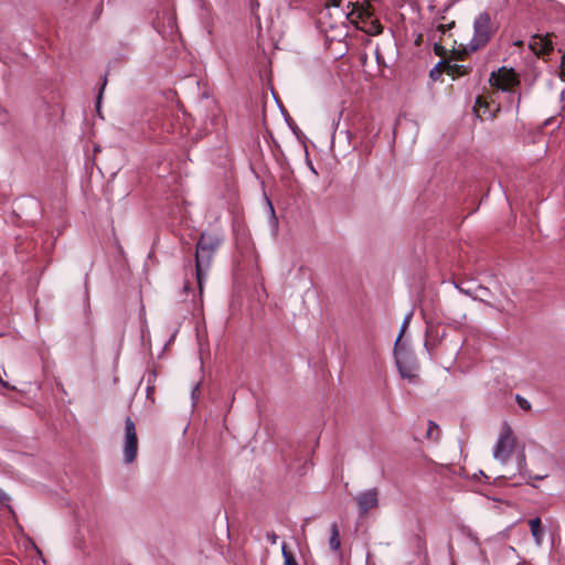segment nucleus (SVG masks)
<instances>
[{
  "mask_svg": "<svg viewBox=\"0 0 565 565\" xmlns=\"http://www.w3.org/2000/svg\"><path fill=\"white\" fill-rule=\"evenodd\" d=\"M529 526H530L531 534L534 537L535 542L537 544H541V542L543 540V534H544L541 519L537 516V518L529 520Z\"/></svg>",
  "mask_w": 565,
  "mask_h": 565,
  "instance_id": "nucleus-10",
  "label": "nucleus"
},
{
  "mask_svg": "<svg viewBox=\"0 0 565 565\" xmlns=\"http://www.w3.org/2000/svg\"><path fill=\"white\" fill-rule=\"evenodd\" d=\"M475 111H477V115L479 117L487 113H489L491 115L492 110L490 107V103L484 100L481 96H478L476 99Z\"/></svg>",
  "mask_w": 565,
  "mask_h": 565,
  "instance_id": "nucleus-13",
  "label": "nucleus"
},
{
  "mask_svg": "<svg viewBox=\"0 0 565 565\" xmlns=\"http://www.w3.org/2000/svg\"><path fill=\"white\" fill-rule=\"evenodd\" d=\"M495 32L491 17L488 12L480 13L473 22V36L465 47L467 52H476L486 46Z\"/></svg>",
  "mask_w": 565,
  "mask_h": 565,
  "instance_id": "nucleus-2",
  "label": "nucleus"
},
{
  "mask_svg": "<svg viewBox=\"0 0 565 565\" xmlns=\"http://www.w3.org/2000/svg\"><path fill=\"white\" fill-rule=\"evenodd\" d=\"M332 6L333 7H339L340 6V1L332 0Z\"/></svg>",
  "mask_w": 565,
  "mask_h": 565,
  "instance_id": "nucleus-30",
  "label": "nucleus"
},
{
  "mask_svg": "<svg viewBox=\"0 0 565 565\" xmlns=\"http://www.w3.org/2000/svg\"><path fill=\"white\" fill-rule=\"evenodd\" d=\"M518 467H519V470L520 472H525L526 471V457H525V454L524 451H522L519 456H518Z\"/></svg>",
  "mask_w": 565,
  "mask_h": 565,
  "instance_id": "nucleus-20",
  "label": "nucleus"
},
{
  "mask_svg": "<svg viewBox=\"0 0 565 565\" xmlns=\"http://www.w3.org/2000/svg\"><path fill=\"white\" fill-rule=\"evenodd\" d=\"M352 6V10L347 13V17H356L362 21H367L373 17V9L370 0L356 1L355 3L349 2L348 7Z\"/></svg>",
  "mask_w": 565,
  "mask_h": 565,
  "instance_id": "nucleus-8",
  "label": "nucleus"
},
{
  "mask_svg": "<svg viewBox=\"0 0 565 565\" xmlns=\"http://www.w3.org/2000/svg\"><path fill=\"white\" fill-rule=\"evenodd\" d=\"M413 317V312H409L408 315L405 316L404 320H403V323H402V327H401V330H399V334L395 341V345H394V352L395 354H397V350H398V347H399V342H401V339L404 334V332L406 331L409 322H411V319Z\"/></svg>",
  "mask_w": 565,
  "mask_h": 565,
  "instance_id": "nucleus-15",
  "label": "nucleus"
},
{
  "mask_svg": "<svg viewBox=\"0 0 565 565\" xmlns=\"http://www.w3.org/2000/svg\"><path fill=\"white\" fill-rule=\"evenodd\" d=\"M266 537L273 545L277 543L278 536L276 535L275 532H268Z\"/></svg>",
  "mask_w": 565,
  "mask_h": 565,
  "instance_id": "nucleus-25",
  "label": "nucleus"
},
{
  "mask_svg": "<svg viewBox=\"0 0 565 565\" xmlns=\"http://www.w3.org/2000/svg\"><path fill=\"white\" fill-rule=\"evenodd\" d=\"M189 290H190V282L185 281V284L183 286V291L186 294Z\"/></svg>",
  "mask_w": 565,
  "mask_h": 565,
  "instance_id": "nucleus-29",
  "label": "nucleus"
},
{
  "mask_svg": "<svg viewBox=\"0 0 565 565\" xmlns=\"http://www.w3.org/2000/svg\"><path fill=\"white\" fill-rule=\"evenodd\" d=\"M531 51L537 56H544L553 51V42L548 34L534 35L529 43Z\"/></svg>",
  "mask_w": 565,
  "mask_h": 565,
  "instance_id": "nucleus-7",
  "label": "nucleus"
},
{
  "mask_svg": "<svg viewBox=\"0 0 565 565\" xmlns=\"http://www.w3.org/2000/svg\"><path fill=\"white\" fill-rule=\"evenodd\" d=\"M434 52L436 55L441 56V57L446 56V53H447L446 49L439 43L434 44Z\"/></svg>",
  "mask_w": 565,
  "mask_h": 565,
  "instance_id": "nucleus-24",
  "label": "nucleus"
},
{
  "mask_svg": "<svg viewBox=\"0 0 565 565\" xmlns=\"http://www.w3.org/2000/svg\"><path fill=\"white\" fill-rule=\"evenodd\" d=\"M454 25H455L454 21L448 24H439V25H437V28L434 32H439L440 34H445V32L450 30L451 28H454Z\"/></svg>",
  "mask_w": 565,
  "mask_h": 565,
  "instance_id": "nucleus-22",
  "label": "nucleus"
},
{
  "mask_svg": "<svg viewBox=\"0 0 565 565\" xmlns=\"http://www.w3.org/2000/svg\"><path fill=\"white\" fill-rule=\"evenodd\" d=\"M354 500L358 504L359 514L361 516L366 515L370 510L379 507V490L377 488H372L363 491L355 495Z\"/></svg>",
  "mask_w": 565,
  "mask_h": 565,
  "instance_id": "nucleus-6",
  "label": "nucleus"
},
{
  "mask_svg": "<svg viewBox=\"0 0 565 565\" xmlns=\"http://www.w3.org/2000/svg\"><path fill=\"white\" fill-rule=\"evenodd\" d=\"M122 454L125 463H132L138 455V437L136 424L130 416H127L125 419Z\"/></svg>",
  "mask_w": 565,
  "mask_h": 565,
  "instance_id": "nucleus-4",
  "label": "nucleus"
},
{
  "mask_svg": "<svg viewBox=\"0 0 565 565\" xmlns=\"http://www.w3.org/2000/svg\"><path fill=\"white\" fill-rule=\"evenodd\" d=\"M106 84H107V74H105V76H104V78H103V84H102V87H100L99 94H98V96H97V103H96V108H97V110H99L100 100H102L103 92H104V89H105Z\"/></svg>",
  "mask_w": 565,
  "mask_h": 565,
  "instance_id": "nucleus-23",
  "label": "nucleus"
},
{
  "mask_svg": "<svg viewBox=\"0 0 565 565\" xmlns=\"http://www.w3.org/2000/svg\"><path fill=\"white\" fill-rule=\"evenodd\" d=\"M199 390V386L196 385L194 388H193V392H192V396L194 397L195 395V392Z\"/></svg>",
  "mask_w": 565,
  "mask_h": 565,
  "instance_id": "nucleus-31",
  "label": "nucleus"
},
{
  "mask_svg": "<svg viewBox=\"0 0 565 565\" xmlns=\"http://www.w3.org/2000/svg\"><path fill=\"white\" fill-rule=\"evenodd\" d=\"M282 556H284V565H298L292 553L287 551L286 543L281 546Z\"/></svg>",
  "mask_w": 565,
  "mask_h": 565,
  "instance_id": "nucleus-17",
  "label": "nucleus"
},
{
  "mask_svg": "<svg viewBox=\"0 0 565 565\" xmlns=\"http://www.w3.org/2000/svg\"><path fill=\"white\" fill-rule=\"evenodd\" d=\"M478 289H479V290H481V291H488V289H487V288L481 287V286H480Z\"/></svg>",
  "mask_w": 565,
  "mask_h": 565,
  "instance_id": "nucleus-32",
  "label": "nucleus"
},
{
  "mask_svg": "<svg viewBox=\"0 0 565 565\" xmlns=\"http://www.w3.org/2000/svg\"><path fill=\"white\" fill-rule=\"evenodd\" d=\"M396 364L399 371V374L404 379L413 380L416 374L414 372V369L409 365H406L404 362H402L398 358H396Z\"/></svg>",
  "mask_w": 565,
  "mask_h": 565,
  "instance_id": "nucleus-12",
  "label": "nucleus"
},
{
  "mask_svg": "<svg viewBox=\"0 0 565 565\" xmlns=\"http://www.w3.org/2000/svg\"><path fill=\"white\" fill-rule=\"evenodd\" d=\"M156 372H151L148 374V386L146 388V393H147V398L149 399H153V393H154V385H153V382L156 380Z\"/></svg>",
  "mask_w": 565,
  "mask_h": 565,
  "instance_id": "nucleus-16",
  "label": "nucleus"
},
{
  "mask_svg": "<svg viewBox=\"0 0 565 565\" xmlns=\"http://www.w3.org/2000/svg\"><path fill=\"white\" fill-rule=\"evenodd\" d=\"M471 71H472V67L469 65L450 64L449 61H447L446 74H448L452 78H457V77L467 75Z\"/></svg>",
  "mask_w": 565,
  "mask_h": 565,
  "instance_id": "nucleus-9",
  "label": "nucleus"
},
{
  "mask_svg": "<svg viewBox=\"0 0 565 565\" xmlns=\"http://www.w3.org/2000/svg\"><path fill=\"white\" fill-rule=\"evenodd\" d=\"M516 402H518V405L520 406V408H522L523 411H530L531 409V404L530 402L522 397L521 395H516L515 397Z\"/></svg>",
  "mask_w": 565,
  "mask_h": 565,
  "instance_id": "nucleus-21",
  "label": "nucleus"
},
{
  "mask_svg": "<svg viewBox=\"0 0 565 565\" xmlns=\"http://www.w3.org/2000/svg\"><path fill=\"white\" fill-rule=\"evenodd\" d=\"M516 446V438L513 434L511 426L503 423L497 443L493 447V457L501 463H507Z\"/></svg>",
  "mask_w": 565,
  "mask_h": 565,
  "instance_id": "nucleus-3",
  "label": "nucleus"
},
{
  "mask_svg": "<svg viewBox=\"0 0 565 565\" xmlns=\"http://www.w3.org/2000/svg\"><path fill=\"white\" fill-rule=\"evenodd\" d=\"M329 546L334 552H339L341 547L339 526L335 522L330 526Z\"/></svg>",
  "mask_w": 565,
  "mask_h": 565,
  "instance_id": "nucleus-11",
  "label": "nucleus"
},
{
  "mask_svg": "<svg viewBox=\"0 0 565 565\" xmlns=\"http://www.w3.org/2000/svg\"><path fill=\"white\" fill-rule=\"evenodd\" d=\"M222 238L215 234L202 233L195 248V277L200 294L203 292L204 281L211 268L216 249Z\"/></svg>",
  "mask_w": 565,
  "mask_h": 565,
  "instance_id": "nucleus-1",
  "label": "nucleus"
},
{
  "mask_svg": "<svg viewBox=\"0 0 565 565\" xmlns=\"http://www.w3.org/2000/svg\"><path fill=\"white\" fill-rule=\"evenodd\" d=\"M489 83L503 92H509L520 83L516 73L512 68L501 67L490 74Z\"/></svg>",
  "mask_w": 565,
  "mask_h": 565,
  "instance_id": "nucleus-5",
  "label": "nucleus"
},
{
  "mask_svg": "<svg viewBox=\"0 0 565 565\" xmlns=\"http://www.w3.org/2000/svg\"><path fill=\"white\" fill-rule=\"evenodd\" d=\"M370 23H371V26H370L369 32L371 34L377 35V34L382 33V25L377 20H371Z\"/></svg>",
  "mask_w": 565,
  "mask_h": 565,
  "instance_id": "nucleus-19",
  "label": "nucleus"
},
{
  "mask_svg": "<svg viewBox=\"0 0 565 565\" xmlns=\"http://www.w3.org/2000/svg\"><path fill=\"white\" fill-rule=\"evenodd\" d=\"M447 60L438 62L430 71L429 76L431 79L437 81L440 78L441 73H446Z\"/></svg>",
  "mask_w": 565,
  "mask_h": 565,
  "instance_id": "nucleus-14",
  "label": "nucleus"
},
{
  "mask_svg": "<svg viewBox=\"0 0 565 565\" xmlns=\"http://www.w3.org/2000/svg\"><path fill=\"white\" fill-rule=\"evenodd\" d=\"M422 42H423V35H422V34H419V35L416 38V40H415V44H416V45H420V43H422Z\"/></svg>",
  "mask_w": 565,
  "mask_h": 565,
  "instance_id": "nucleus-27",
  "label": "nucleus"
},
{
  "mask_svg": "<svg viewBox=\"0 0 565 565\" xmlns=\"http://www.w3.org/2000/svg\"><path fill=\"white\" fill-rule=\"evenodd\" d=\"M547 477V473L532 477L534 480H543Z\"/></svg>",
  "mask_w": 565,
  "mask_h": 565,
  "instance_id": "nucleus-28",
  "label": "nucleus"
},
{
  "mask_svg": "<svg viewBox=\"0 0 565 565\" xmlns=\"http://www.w3.org/2000/svg\"><path fill=\"white\" fill-rule=\"evenodd\" d=\"M438 434H439V426L436 423L429 420L427 433H426L427 437L430 439H438Z\"/></svg>",
  "mask_w": 565,
  "mask_h": 565,
  "instance_id": "nucleus-18",
  "label": "nucleus"
},
{
  "mask_svg": "<svg viewBox=\"0 0 565 565\" xmlns=\"http://www.w3.org/2000/svg\"><path fill=\"white\" fill-rule=\"evenodd\" d=\"M9 500V495L0 489V503H4L6 501Z\"/></svg>",
  "mask_w": 565,
  "mask_h": 565,
  "instance_id": "nucleus-26",
  "label": "nucleus"
}]
</instances>
